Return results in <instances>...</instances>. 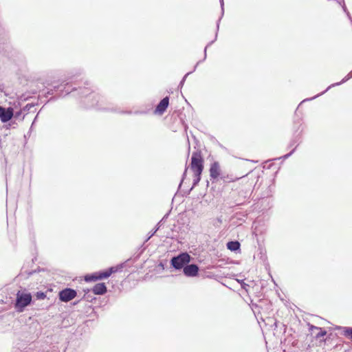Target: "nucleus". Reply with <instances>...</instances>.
<instances>
[{
	"mask_svg": "<svg viewBox=\"0 0 352 352\" xmlns=\"http://www.w3.org/2000/svg\"><path fill=\"white\" fill-rule=\"evenodd\" d=\"M79 94L85 98L83 102L87 108L95 107L98 109L116 111L113 108L105 107L104 98L92 91L90 87H79Z\"/></svg>",
	"mask_w": 352,
	"mask_h": 352,
	"instance_id": "f257e3e1",
	"label": "nucleus"
},
{
	"mask_svg": "<svg viewBox=\"0 0 352 352\" xmlns=\"http://www.w3.org/2000/svg\"><path fill=\"white\" fill-rule=\"evenodd\" d=\"M16 296L14 308L17 312H23L25 308L31 304L32 295L28 292L19 291Z\"/></svg>",
	"mask_w": 352,
	"mask_h": 352,
	"instance_id": "f03ea898",
	"label": "nucleus"
},
{
	"mask_svg": "<svg viewBox=\"0 0 352 352\" xmlns=\"http://www.w3.org/2000/svg\"><path fill=\"white\" fill-rule=\"evenodd\" d=\"M190 261V256L186 252L180 253L170 260V265L177 270H182Z\"/></svg>",
	"mask_w": 352,
	"mask_h": 352,
	"instance_id": "7ed1b4c3",
	"label": "nucleus"
},
{
	"mask_svg": "<svg viewBox=\"0 0 352 352\" xmlns=\"http://www.w3.org/2000/svg\"><path fill=\"white\" fill-rule=\"evenodd\" d=\"M190 168L193 173H202L204 170V159L200 151L192 153Z\"/></svg>",
	"mask_w": 352,
	"mask_h": 352,
	"instance_id": "20e7f679",
	"label": "nucleus"
},
{
	"mask_svg": "<svg viewBox=\"0 0 352 352\" xmlns=\"http://www.w3.org/2000/svg\"><path fill=\"white\" fill-rule=\"evenodd\" d=\"M69 86V82H66L65 84L61 83L58 85H54L52 88H48L46 92L47 95H53L55 92L59 91L57 94V97L60 98L63 96L67 95L72 91H77V88L73 87L71 89H67V87Z\"/></svg>",
	"mask_w": 352,
	"mask_h": 352,
	"instance_id": "39448f33",
	"label": "nucleus"
},
{
	"mask_svg": "<svg viewBox=\"0 0 352 352\" xmlns=\"http://www.w3.org/2000/svg\"><path fill=\"white\" fill-rule=\"evenodd\" d=\"M77 296V292L72 288H65L58 293L59 300L61 302H67L74 299Z\"/></svg>",
	"mask_w": 352,
	"mask_h": 352,
	"instance_id": "423d86ee",
	"label": "nucleus"
},
{
	"mask_svg": "<svg viewBox=\"0 0 352 352\" xmlns=\"http://www.w3.org/2000/svg\"><path fill=\"white\" fill-rule=\"evenodd\" d=\"M14 116V109L12 107L0 106V120L3 123L10 121Z\"/></svg>",
	"mask_w": 352,
	"mask_h": 352,
	"instance_id": "0eeeda50",
	"label": "nucleus"
},
{
	"mask_svg": "<svg viewBox=\"0 0 352 352\" xmlns=\"http://www.w3.org/2000/svg\"><path fill=\"white\" fill-rule=\"evenodd\" d=\"M209 172L212 180L215 181L220 178L222 174L219 162L214 161L210 164Z\"/></svg>",
	"mask_w": 352,
	"mask_h": 352,
	"instance_id": "6e6552de",
	"label": "nucleus"
},
{
	"mask_svg": "<svg viewBox=\"0 0 352 352\" xmlns=\"http://www.w3.org/2000/svg\"><path fill=\"white\" fill-rule=\"evenodd\" d=\"M183 272L188 277H194L198 274L199 267L196 264H187L184 268Z\"/></svg>",
	"mask_w": 352,
	"mask_h": 352,
	"instance_id": "1a4fd4ad",
	"label": "nucleus"
},
{
	"mask_svg": "<svg viewBox=\"0 0 352 352\" xmlns=\"http://www.w3.org/2000/svg\"><path fill=\"white\" fill-rule=\"evenodd\" d=\"M217 32H216L214 40H213V41H210V43H208L206 47H205V48H204V59H203L202 60H199V61H198V62L197 63V64H196V65H195V66L194 67V69H193V70H192V71L189 72H188L186 74H185V76L182 78V80L180 81V82H179V86H178L179 87H182V86L184 85V82H185V80H186V79L187 76H188L189 74H192L193 72H195V69H196V68H197V65H198L201 62L204 61V60L206 58V56H207V55H206L207 48H208L210 45H212V44L214 42V41L217 39Z\"/></svg>",
	"mask_w": 352,
	"mask_h": 352,
	"instance_id": "9d476101",
	"label": "nucleus"
},
{
	"mask_svg": "<svg viewBox=\"0 0 352 352\" xmlns=\"http://www.w3.org/2000/svg\"><path fill=\"white\" fill-rule=\"evenodd\" d=\"M168 104H169V97L166 96L157 105V107L155 109V113L160 114V115L163 114L166 111V109L168 108Z\"/></svg>",
	"mask_w": 352,
	"mask_h": 352,
	"instance_id": "9b49d317",
	"label": "nucleus"
},
{
	"mask_svg": "<svg viewBox=\"0 0 352 352\" xmlns=\"http://www.w3.org/2000/svg\"><path fill=\"white\" fill-rule=\"evenodd\" d=\"M299 142H300V138H298V136H296L295 138H294L290 141V142L289 144V147H292L294 146H295V147L289 153H287L280 157L276 158V160H280V159L286 160L288 157H289L294 153L297 146L299 144Z\"/></svg>",
	"mask_w": 352,
	"mask_h": 352,
	"instance_id": "f8f14e48",
	"label": "nucleus"
},
{
	"mask_svg": "<svg viewBox=\"0 0 352 352\" xmlns=\"http://www.w3.org/2000/svg\"><path fill=\"white\" fill-rule=\"evenodd\" d=\"M107 291V289L104 283H97L92 288L93 293L96 295H103Z\"/></svg>",
	"mask_w": 352,
	"mask_h": 352,
	"instance_id": "ddd939ff",
	"label": "nucleus"
},
{
	"mask_svg": "<svg viewBox=\"0 0 352 352\" xmlns=\"http://www.w3.org/2000/svg\"><path fill=\"white\" fill-rule=\"evenodd\" d=\"M239 195L240 197L234 200L236 206L243 205L245 202V199L248 197V192L241 190L239 192Z\"/></svg>",
	"mask_w": 352,
	"mask_h": 352,
	"instance_id": "4468645a",
	"label": "nucleus"
},
{
	"mask_svg": "<svg viewBox=\"0 0 352 352\" xmlns=\"http://www.w3.org/2000/svg\"><path fill=\"white\" fill-rule=\"evenodd\" d=\"M227 248L232 252H236L240 250L241 244L238 241H231L227 243Z\"/></svg>",
	"mask_w": 352,
	"mask_h": 352,
	"instance_id": "2eb2a0df",
	"label": "nucleus"
},
{
	"mask_svg": "<svg viewBox=\"0 0 352 352\" xmlns=\"http://www.w3.org/2000/svg\"><path fill=\"white\" fill-rule=\"evenodd\" d=\"M168 214H166L163 218L162 219L158 222V223L157 224L156 227L149 232V234L148 236V237L146 238V239L145 240L144 242H147L155 233L156 232L160 229V226H161V223L162 222L164 221V219L167 218Z\"/></svg>",
	"mask_w": 352,
	"mask_h": 352,
	"instance_id": "dca6fc26",
	"label": "nucleus"
},
{
	"mask_svg": "<svg viewBox=\"0 0 352 352\" xmlns=\"http://www.w3.org/2000/svg\"><path fill=\"white\" fill-rule=\"evenodd\" d=\"M351 78H352V70L340 82H336V83H333V84H331V85H329L327 88V90L330 89L331 87L340 85L342 83H344L345 82H346L347 80L351 79Z\"/></svg>",
	"mask_w": 352,
	"mask_h": 352,
	"instance_id": "f3484780",
	"label": "nucleus"
},
{
	"mask_svg": "<svg viewBox=\"0 0 352 352\" xmlns=\"http://www.w3.org/2000/svg\"><path fill=\"white\" fill-rule=\"evenodd\" d=\"M311 329H316V330H317V331H318V332L316 333V338H321V337H322V336H325V335H326V333H327L326 331L323 330L322 328H320V327H315V326H313V325H312V326L311 327Z\"/></svg>",
	"mask_w": 352,
	"mask_h": 352,
	"instance_id": "a211bd4d",
	"label": "nucleus"
},
{
	"mask_svg": "<svg viewBox=\"0 0 352 352\" xmlns=\"http://www.w3.org/2000/svg\"><path fill=\"white\" fill-rule=\"evenodd\" d=\"M85 280L87 282L96 281L98 280V277L97 276L96 272H94L93 274L86 275L85 276Z\"/></svg>",
	"mask_w": 352,
	"mask_h": 352,
	"instance_id": "6ab92c4d",
	"label": "nucleus"
},
{
	"mask_svg": "<svg viewBox=\"0 0 352 352\" xmlns=\"http://www.w3.org/2000/svg\"><path fill=\"white\" fill-rule=\"evenodd\" d=\"M201 173H194V179H193V183H192V186L191 189H192L194 187H195L200 182Z\"/></svg>",
	"mask_w": 352,
	"mask_h": 352,
	"instance_id": "aec40b11",
	"label": "nucleus"
},
{
	"mask_svg": "<svg viewBox=\"0 0 352 352\" xmlns=\"http://www.w3.org/2000/svg\"><path fill=\"white\" fill-rule=\"evenodd\" d=\"M342 334L348 338L352 339V327H343Z\"/></svg>",
	"mask_w": 352,
	"mask_h": 352,
	"instance_id": "412c9836",
	"label": "nucleus"
},
{
	"mask_svg": "<svg viewBox=\"0 0 352 352\" xmlns=\"http://www.w3.org/2000/svg\"><path fill=\"white\" fill-rule=\"evenodd\" d=\"M16 120H19L20 121H23L25 116L23 115V110H20L19 111H16V113L14 112V116Z\"/></svg>",
	"mask_w": 352,
	"mask_h": 352,
	"instance_id": "4be33fe9",
	"label": "nucleus"
},
{
	"mask_svg": "<svg viewBox=\"0 0 352 352\" xmlns=\"http://www.w3.org/2000/svg\"><path fill=\"white\" fill-rule=\"evenodd\" d=\"M148 112V110H141V111H135L134 112H132L131 111H124V113L127 114H135V115H146Z\"/></svg>",
	"mask_w": 352,
	"mask_h": 352,
	"instance_id": "5701e85b",
	"label": "nucleus"
},
{
	"mask_svg": "<svg viewBox=\"0 0 352 352\" xmlns=\"http://www.w3.org/2000/svg\"><path fill=\"white\" fill-rule=\"evenodd\" d=\"M220 179L221 180H223L224 182H234L236 179L233 178L232 176H229L228 175H221V176L220 177Z\"/></svg>",
	"mask_w": 352,
	"mask_h": 352,
	"instance_id": "b1692460",
	"label": "nucleus"
},
{
	"mask_svg": "<svg viewBox=\"0 0 352 352\" xmlns=\"http://www.w3.org/2000/svg\"><path fill=\"white\" fill-rule=\"evenodd\" d=\"M112 269H107L104 271H102L103 279L109 278L112 274Z\"/></svg>",
	"mask_w": 352,
	"mask_h": 352,
	"instance_id": "393cba45",
	"label": "nucleus"
},
{
	"mask_svg": "<svg viewBox=\"0 0 352 352\" xmlns=\"http://www.w3.org/2000/svg\"><path fill=\"white\" fill-rule=\"evenodd\" d=\"M328 91V90H327V89H326L324 91H322V92H321V93H320V94H318L316 95L315 96H314V97H312V98H306V99L303 100L300 103H299V105H301V104H302V103H303V102H306V101L311 100H314V99H315V98H318V96H321V95L324 94L326 91Z\"/></svg>",
	"mask_w": 352,
	"mask_h": 352,
	"instance_id": "a878e982",
	"label": "nucleus"
},
{
	"mask_svg": "<svg viewBox=\"0 0 352 352\" xmlns=\"http://www.w3.org/2000/svg\"><path fill=\"white\" fill-rule=\"evenodd\" d=\"M122 268H123L122 264H120L117 266H112V267H109V269H112V270H113L112 274L121 271Z\"/></svg>",
	"mask_w": 352,
	"mask_h": 352,
	"instance_id": "bb28decb",
	"label": "nucleus"
},
{
	"mask_svg": "<svg viewBox=\"0 0 352 352\" xmlns=\"http://www.w3.org/2000/svg\"><path fill=\"white\" fill-rule=\"evenodd\" d=\"M35 296L37 300H43L45 298L46 294L43 292H37L35 294Z\"/></svg>",
	"mask_w": 352,
	"mask_h": 352,
	"instance_id": "cd10ccee",
	"label": "nucleus"
},
{
	"mask_svg": "<svg viewBox=\"0 0 352 352\" xmlns=\"http://www.w3.org/2000/svg\"><path fill=\"white\" fill-rule=\"evenodd\" d=\"M34 107V104L32 103L27 104L23 108V111H29L32 108Z\"/></svg>",
	"mask_w": 352,
	"mask_h": 352,
	"instance_id": "c85d7f7f",
	"label": "nucleus"
},
{
	"mask_svg": "<svg viewBox=\"0 0 352 352\" xmlns=\"http://www.w3.org/2000/svg\"><path fill=\"white\" fill-rule=\"evenodd\" d=\"M187 170H188V168H187V167H186V168H185V170H184V173H183V175H182V180H181V182H180V183H179V187H180V186H182V182H183L184 179H185V177H186V176Z\"/></svg>",
	"mask_w": 352,
	"mask_h": 352,
	"instance_id": "c756f323",
	"label": "nucleus"
},
{
	"mask_svg": "<svg viewBox=\"0 0 352 352\" xmlns=\"http://www.w3.org/2000/svg\"><path fill=\"white\" fill-rule=\"evenodd\" d=\"M219 2H220V5H221V16H222L224 13V1H223V0H219Z\"/></svg>",
	"mask_w": 352,
	"mask_h": 352,
	"instance_id": "7c9ffc66",
	"label": "nucleus"
},
{
	"mask_svg": "<svg viewBox=\"0 0 352 352\" xmlns=\"http://www.w3.org/2000/svg\"><path fill=\"white\" fill-rule=\"evenodd\" d=\"M97 276L98 277V280L103 279L102 271L96 272Z\"/></svg>",
	"mask_w": 352,
	"mask_h": 352,
	"instance_id": "2f4dec72",
	"label": "nucleus"
},
{
	"mask_svg": "<svg viewBox=\"0 0 352 352\" xmlns=\"http://www.w3.org/2000/svg\"><path fill=\"white\" fill-rule=\"evenodd\" d=\"M346 14H347V16H348L349 20L351 21V23H352V17L351 16V15H350L349 12H347Z\"/></svg>",
	"mask_w": 352,
	"mask_h": 352,
	"instance_id": "473e14b6",
	"label": "nucleus"
},
{
	"mask_svg": "<svg viewBox=\"0 0 352 352\" xmlns=\"http://www.w3.org/2000/svg\"><path fill=\"white\" fill-rule=\"evenodd\" d=\"M221 18L219 19L218 22H217V30H219V21H220Z\"/></svg>",
	"mask_w": 352,
	"mask_h": 352,
	"instance_id": "72a5a7b5",
	"label": "nucleus"
},
{
	"mask_svg": "<svg viewBox=\"0 0 352 352\" xmlns=\"http://www.w3.org/2000/svg\"><path fill=\"white\" fill-rule=\"evenodd\" d=\"M36 118H37V116H36V118H34V120L32 122V124L31 128L32 127V125L34 124L35 120H36Z\"/></svg>",
	"mask_w": 352,
	"mask_h": 352,
	"instance_id": "f704fd0d",
	"label": "nucleus"
},
{
	"mask_svg": "<svg viewBox=\"0 0 352 352\" xmlns=\"http://www.w3.org/2000/svg\"><path fill=\"white\" fill-rule=\"evenodd\" d=\"M10 126H11L10 124H9V125L6 126L7 129H9L10 127Z\"/></svg>",
	"mask_w": 352,
	"mask_h": 352,
	"instance_id": "c9c22d12",
	"label": "nucleus"
},
{
	"mask_svg": "<svg viewBox=\"0 0 352 352\" xmlns=\"http://www.w3.org/2000/svg\"><path fill=\"white\" fill-rule=\"evenodd\" d=\"M85 85H89V82H85Z\"/></svg>",
	"mask_w": 352,
	"mask_h": 352,
	"instance_id": "e433bc0d",
	"label": "nucleus"
}]
</instances>
